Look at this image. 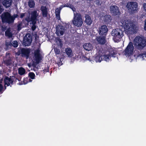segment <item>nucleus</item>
<instances>
[{
    "instance_id": "f257e3e1",
    "label": "nucleus",
    "mask_w": 146,
    "mask_h": 146,
    "mask_svg": "<svg viewBox=\"0 0 146 146\" xmlns=\"http://www.w3.org/2000/svg\"><path fill=\"white\" fill-rule=\"evenodd\" d=\"M133 44L136 49L141 50L146 46V40L143 36H137L133 40Z\"/></svg>"
},
{
    "instance_id": "f03ea898",
    "label": "nucleus",
    "mask_w": 146,
    "mask_h": 146,
    "mask_svg": "<svg viewBox=\"0 0 146 146\" xmlns=\"http://www.w3.org/2000/svg\"><path fill=\"white\" fill-rule=\"evenodd\" d=\"M111 34L113 36V40L115 42H117L121 40L124 35V32L121 29L117 28L113 29Z\"/></svg>"
},
{
    "instance_id": "7ed1b4c3",
    "label": "nucleus",
    "mask_w": 146,
    "mask_h": 146,
    "mask_svg": "<svg viewBox=\"0 0 146 146\" xmlns=\"http://www.w3.org/2000/svg\"><path fill=\"white\" fill-rule=\"evenodd\" d=\"M2 22L3 23H7L9 24L13 23L14 20L13 17L8 12L2 14L1 15Z\"/></svg>"
},
{
    "instance_id": "20e7f679",
    "label": "nucleus",
    "mask_w": 146,
    "mask_h": 146,
    "mask_svg": "<svg viewBox=\"0 0 146 146\" xmlns=\"http://www.w3.org/2000/svg\"><path fill=\"white\" fill-rule=\"evenodd\" d=\"M74 16L72 20L73 24L78 27H81L83 23L81 15L79 13H76V14L74 13Z\"/></svg>"
},
{
    "instance_id": "39448f33",
    "label": "nucleus",
    "mask_w": 146,
    "mask_h": 146,
    "mask_svg": "<svg viewBox=\"0 0 146 146\" xmlns=\"http://www.w3.org/2000/svg\"><path fill=\"white\" fill-rule=\"evenodd\" d=\"M124 29L128 33L132 34L136 31V27L134 24L131 22L125 23Z\"/></svg>"
},
{
    "instance_id": "423d86ee",
    "label": "nucleus",
    "mask_w": 146,
    "mask_h": 146,
    "mask_svg": "<svg viewBox=\"0 0 146 146\" xmlns=\"http://www.w3.org/2000/svg\"><path fill=\"white\" fill-rule=\"evenodd\" d=\"M17 80L19 81L20 80L13 76H10V77L6 76L4 79L5 84L7 85V86H10L11 87L14 83H16Z\"/></svg>"
},
{
    "instance_id": "0eeeda50",
    "label": "nucleus",
    "mask_w": 146,
    "mask_h": 146,
    "mask_svg": "<svg viewBox=\"0 0 146 146\" xmlns=\"http://www.w3.org/2000/svg\"><path fill=\"white\" fill-rule=\"evenodd\" d=\"M134 49L133 44L132 42L130 41L125 49L123 51V53L126 56H129L132 55Z\"/></svg>"
},
{
    "instance_id": "6e6552de",
    "label": "nucleus",
    "mask_w": 146,
    "mask_h": 146,
    "mask_svg": "<svg viewBox=\"0 0 146 146\" xmlns=\"http://www.w3.org/2000/svg\"><path fill=\"white\" fill-rule=\"evenodd\" d=\"M31 52V49L29 48H22L20 50H19L17 52L18 55L21 54V56L23 57H25L27 59L29 57Z\"/></svg>"
},
{
    "instance_id": "1a4fd4ad",
    "label": "nucleus",
    "mask_w": 146,
    "mask_h": 146,
    "mask_svg": "<svg viewBox=\"0 0 146 146\" xmlns=\"http://www.w3.org/2000/svg\"><path fill=\"white\" fill-rule=\"evenodd\" d=\"M126 7L130 12L133 13L134 11H137V4L136 2H130L127 3Z\"/></svg>"
},
{
    "instance_id": "9d476101",
    "label": "nucleus",
    "mask_w": 146,
    "mask_h": 146,
    "mask_svg": "<svg viewBox=\"0 0 146 146\" xmlns=\"http://www.w3.org/2000/svg\"><path fill=\"white\" fill-rule=\"evenodd\" d=\"M110 13L112 16L119 17L121 13L118 7L115 5L111 6L110 7Z\"/></svg>"
},
{
    "instance_id": "9b49d317",
    "label": "nucleus",
    "mask_w": 146,
    "mask_h": 146,
    "mask_svg": "<svg viewBox=\"0 0 146 146\" xmlns=\"http://www.w3.org/2000/svg\"><path fill=\"white\" fill-rule=\"evenodd\" d=\"M99 33L100 36H106L108 31L107 27L106 25H102L99 28Z\"/></svg>"
},
{
    "instance_id": "f8f14e48",
    "label": "nucleus",
    "mask_w": 146,
    "mask_h": 146,
    "mask_svg": "<svg viewBox=\"0 0 146 146\" xmlns=\"http://www.w3.org/2000/svg\"><path fill=\"white\" fill-rule=\"evenodd\" d=\"M34 56L36 64H38L42 60L41 55L40 53V50L38 49L34 52Z\"/></svg>"
},
{
    "instance_id": "ddd939ff",
    "label": "nucleus",
    "mask_w": 146,
    "mask_h": 146,
    "mask_svg": "<svg viewBox=\"0 0 146 146\" xmlns=\"http://www.w3.org/2000/svg\"><path fill=\"white\" fill-rule=\"evenodd\" d=\"M32 41L31 36L29 35L28 37H25L23 39V44L25 46H28L30 45Z\"/></svg>"
},
{
    "instance_id": "4468645a",
    "label": "nucleus",
    "mask_w": 146,
    "mask_h": 146,
    "mask_svg": "<svg viewBox=\"0 0 146 146\" xmlns=\"http://www.w3.org/2000/svg\"><path fill=\"white\" fill-rule=\"evenodd\" d=\"M64 30L65 27L63 25H59L56 28V33L57 35L60 34V36H62L63 35Z\"/></svg>"
},
{
    "instance_id": "2eb2a0df",
    "label": "nucleus",
    "mask_w": 146,
    "mask_h": 146,
    "mask_svg": "<svg viewBox=\"0 0 146 146\" xmlns=\"http://www.w3.org/2000/svg\"><path fill=\"white\" fill-rule=\"evenodd\" d=\"M106 36H101L97 38V40L98 42L100 44H104L106 42Z\"/></svg>"
},
{
    "instance_id": "dca6fc26",
    "label": "nucleus",
    "mask_w": 146,
    "mask_h": 146,
    "mask_svg": "<svg viewBox=\"0 0 146 146\" xmlns=\"http://www.w3.org/2000/svg\"><path fill=\"white\" fill-rule=\"evenodd\" d=\"M3 5L6 8L10 7L12 4V0H2Z\"/></svg>"
},
{
    "instance_id": "f3484780",
    "label": "nucleus",
    "mask_w": 146,
    "mask_h": 146,
    "mask_svg": "<svg viewBox=\"0 0 146 146\" xmlns=\"http://www.w3.org/2000/svg\"><path fill=\"white\" fill-rule=\"evenodd\" d=\"M108 51L109 52V54L112 57H115L117 53V50L112 48H109L108 49Z\"/></svg>"
},
{
    "instance_id": "a211bd4d",
    "label": "nucleus",
    "mask_w": 146,
    "mask_h": 146,
    "mask_svg": "<svg viewBox=\"0 0 146 146\" xmlns=\"http://www.w3.org/2000/svg\"><path fill=\"white\" fill-rule=\"evenodd\" d=\"M41 10L42 12V16L44 17H46L48 15V11L46 7L42 6Z\"/></svg>"
},
{
    "instance_id": "6ab92c4d",
    "label": "nucleus",
    "mask_w": 146,
    "mask_h": 146,
    "mask_svg": "<svg viewBox=\"0 0 146 146\" xmlns=\"http://www.w3.org/2000/svg\"><path fill=\"white\" fill-rule=\"evenodd\" d=\"M83 46L84 49L88 51H90L92 48V45L90 43H85Z\"/></svg>"
},
{
    "instance_id": "aec40b11",
    "label": "nucleus",
    "mask_w": 146,
    "mask_h": 146,
    "mask_svg": "<svg viewBox=\"0 0 146 146\" xmlns=\"http://www.w3.org/2000/svg\"><path fill=\"white\" fill-rule=\"evenodd\" d=\"M102 56L101 54H96L94 60L96 62H100L102 60Z\"/></svg>"
},
{
    "instance_id": "412c9836",
    "label": "nucleus",
    "mask_w": 146,
    "mask_h": 146,
    "mask_svg": "<svg viewBox=\"0 0 146 146\" xmlns=\"http://www.w3.org/2000/svg\"><path fill=\"white\" fill-rule=\"evenodd\" d=\"M4 63L7 66L11 65L12 63V61L10 57H7L5 60L4 61Z\"/></svg>"
},
{
    "instance_id": "4be33fe9",
    "label": "nucleus",
    "mask_w": 146,
    "mask_h": 146,
    "mask_svg": "<svg viewBox=\"0 0 146 146\" xmlns=\"http://www.w3.org/2000/svg\"><path fill=\"white\" fill-rule=\"evenodd\" d=\"M104 22L106 23H108L110 22L111 20V17L110 15H106L104 18Z\"/></svg>"
},
{
    "instance_id": "5701e85b",
    "label": "nucleus",
    "mask_w": 146,
    "mask_h": 146,
    "mask_svg": "<svg viewBox=\"0 0 146 146\" xmlns=\"http://www.w3.org/2000/svg\"><path fill=\"white\" fill-rule=\"evenodd\" d=\"M38 15L37 11H33L31 13V20H36Z\"/></svg>"
},
{
    "instance_id": "b1692460",
    "label": "nucleus",
    "mask_w": 146,
    "mask_h": 146,
    "mask_svg": "<svg viewBox=\"0 0 146 146\" xmlns=\"http://www.w3.org/2000/svg\"><path fill=\"white\" fill-rule=\"evenodd\" d=\"M65 51L68 57H71L72 56V51L71 48H66L65 50Z\"/></svg>"
},
{
    "instance_id": "393cba45",
    "label": "nucleus",
    "mask_w": 146,
    "mask_h": 146,
    "mask_svg": "<svg viewBox=\"0 0 146 146\" xmlns=\"http://www.w3.org/2000/svg\"><path fill=\"white\" fill-rule=\"evenodd\" d=\"M85 22L86 24L88 25L91 24L92 23V20L91 19V17L89 15H87L86 17Z\"/></svg>"
},
{
    "instance_id": "a878e982",
    "label": "nucleus",
    "mask_w": 146,
    "mask_h": 146,
    "mask_svg": "<svg viewBox=\"0 0 146 146\" xmlns=\"http://www.w3.org/2000/svg\"><path fill=\"white\" fill-rule=\"evenodd\" d=\"M29 7L30 8H33L35 5V3L33 0H29L28 2Z\"/></svg>"
},
{
    "instance_id": "bb28decb",
    "label": "nucleus",
    "mask_w": 146,
    "mask_h": 146,
    "mask_svg": "<svg viewBox=\"0 0 146 146\" xmlns=\"http://www.w3.org/2000/svg\"><path fill=\"white\" fill-rule=\"evenodd\" d=\"M5 35L9 38H11L12 36V34L10 30L9 29H7L5 31Z\"/></svg>"
},
{
    "instance_id": "cd10ccee",
    "label": "nucleus",
    "mask_w": 146,
    "mask_h": 146,
    "mask_svg": "<svg viewBox=\"0 0 146 146\" xmlns=\"http://www.w3.org/2000/svg\"><path fill=\"white\" fill-rule=\"evenodd\" d=\"M103 59L107 62H109L111 56L109 54H105L103 56Z\"/></svg>"
},
{
    "instance_id": "c85d7f7f",
    "label": "nucleus",
    "mask_w": 146,
    "mask_h": 146,
    "mask_svg": "<svg viewBox=\"0 0 146 146\" xmlns=\"http://www.w3.org/2000/svg\"><path fill=\"white\" fill-rule=\"evenodd\" d=\"M19 74L21 75L24 74L25 73V70L23 68H20L18 70Z\"/></svg>"
},
{
    "instance_id": "c756f323",
    "label": "nucleus",
    "mask_w": 146,
    "mask_h": 146,
    "mask_svg": "<svg viewBox=\"0 0 146 146\" xmlns=\"http://www.w3.org/2000/svg\"><path fill=\"white\" fill-rule=\"evenodd\" d=\"M58 46H56V47H55L54 48V50L55 54L56 55L57 54H59L60 53V50L58 48Z\"/></svg>"
},
{
    "instance_id": "7c9ffc66",
    "label": "nucleus",
    "mask_w": 146,
    "mask_h": 146,
    "mask_svg": "<svg viewBox=\"0 0 146 146\" xmlns=\"http://www.w3.org/2000/svg\"><path fill=\"white\" fill-rule=\"evenodd\" d=\"M29 77L32 79H33L35 78V75L33 72H30L28 74Z\"/></svg>"
},
{
    "instance_id": "2f4dec72",
    "label": "nucleus",
    "mask_w": 146,
    "mask_h": 146,
    "mask_svg": "<svg viewBox=\"0 0 146 146\" xmlns=\"http://www.w3.org/2000/svg\"><path fill=\"white\" fill-rule=\"evenodd\" d=\"M58 42L57 43V45L61 48L63 46L62 43V40L60 39L58 40Z\"/></svg>"
},
{
    "instance_id": "473e14b6",
    "label": "nucleus",
    "mask_w": 146,
    "mask_h": 146,
    "mask_svg": "<svg viewBox=\"0 0 146 146\" xmlns=\"http://www.w3.org/2000/svg\"><path fill=\"white\" fill-rule=\"evenodd\" d=\"M12 43V46H13L15 48L17 47L18 45L17 42L16 40L14 41Z\"/></svg>"
},
{
    "instance_id": "72a5a7b5",
    "label": "nucleus",
    "mask_w": 146,
    "mask_h": 146,
    "mask_svg": "<svg viewBox=\"0 0 146 146\" xmlns=\"http://www.w3.org/2000/svg\"><path fill=\"white\" fill-rule=\"evenodd\" d=\"M28 78H25L23 80V84H26L29 81H32L30 79H29V80L30 81H28Z\"/></svg>"
},
{
    "instance_id": "f704fd0d",
    "label": "nucleus",
    "mask_w": 146,
    "mask_h": 146,
    "mask_svg": "<svg viewBox=\"0 0 146 146\" xmlns=\"http://www.w3.org/2000/svg\"><path fill=\"white\" fill-rule=\"evenodd\" d=\"M82 59L84 60H90V58L89 57H87L84 55L82 56Z\"/></svg>"
},
{
    "instance_id": "c9c22d12",
    "label": "nucleus",
    "mask_w": 146,
    "mask_h": 146,
    "mask_svg": "<svg viewBox=\"0 0 146 146\" xmlns=\"http://www.w3.org/2000/svg\"><path fill=\"white\" fill-rule=\"evenodd\" d=\"M6 46L7 47H9V46L11 47L12 45V43L11 42H6L5 43Z\"/></svg>"
},
{
    "instance_id": "e433bc0d",
    "label": "nucleus",
    "mask_w": 146,
    "mask_h": 146,
    "mask_svg": "<svg viewBox=\"0 0 146 146\" xmlns=\"http://www.w3.org/2000/svg\"><path fill=\"white\" fill-rule=\"evenodd\" d=\"M60 11L59 9V8H57L56 9L55 11V14H60Z\"/></svg>"
},
{
    "instance_id": "4c0bfd02",
    "label": "nucleus",
    "mask_w": 146,
    "mask_h": 146,
    "mask_svg": "<svg viewBox=\"0 0 146 146\" xmlns=\"http://www.w3.org/2000/svg\"><path fill=\"white\" fill-rule=\"evenodd\" d=\"M71 5V4H70L69 3H66L63 5V7H70V5Z\"/></svg>"
},
{
    "instance_id": "58836bf2",
    "label": "nucleus",
    "mask_w": 146,
    "mask_h": 146,
    "mask_svg": "<svg viewBox=\"0 0 146 146\" xmlns=\"http://www.w3.org/2000/svg\"><path fill=\"white\" fill-rule=\"evenodd\" d=\"M3 86L2 84L0 83V93L3 92Z\"/></svg>"
},
{
    "instance_id": "ea45409f",
    "label": "nucleus",
    "mask_w": 146,
    "mask_h": 146,
    "mask_svg": "<svg viewBox=\"0 0 146 146\" xmlns=\"http://www.w3.org/2000/svg\"><path fill=\"white\" fill-rule=\"evenodd\" d=\"M31 21L32 22L33 25H35L36 23V20H31Z\"/></svg>"
},
{
    "instance_id": "a19ab883",
    "label": "nucleus",
    "mask_w": 146,
    "mask_h": 146,
    "mask_svg": "<svg viewBox=\"0 0 146 146\" xmlns=\"http://www.w3.org/2000/svg\"><path fill=\"white\" fill-rule=\"evenodd\" d=\"M56 17L58 20H60V14H55Z\"/></svg>"
},
{
    "instance_id": "79ce46f5",
    "label": "nucleus",
    "mask_w": 146,
    "mask_h": 146,
    "mask_svg": "<svg viewBox=\"0 0 146 146\" xmlns=\"http://www.w3.org/2000/svg\"><path fill=\"white\" fill-rule=\"evenodd\" d=\"M36 28V25H33L31 27V29L33 31H34Z\"/></svg>"
},
{
    "instance_id": "37998d69",
    "label": "nucleus",
    "mask_w": 146,
    "mask_h": 146,
    "mask_svg": "<svg viewBox=\"0 0 146 146\" xmlns=\"http://www.w3.org/2000/svg\"><path fill=\"white\" fill-rule=\"evenodd\" d=\"M70 8L74 12L75 11L76 9L72 5H70Z\"/></svg>"
},
{
    "instance_id": "c03bdc74",
    "label": "nucleus",
    "mask_w": 146,
    "mask_h": 146,
    "mask_svg": "<svg viewBox=\"0 0 146 146\" xmlns=\"http://www.w3.org/2000/svg\"><path fill=\"white\" fill-rule=\"evenodd\" d=\"M144 29L146 31V19L145 20Z\"/></svg>"
},
{
    "instance_id": "a18cd8bd",
    "label": "nucleus",
    "mask_w": 146,
    "mask_h": 146,
    "mask_svg": "<svg viewBox=\"0 0 146 146\" xmlns=\"http://www.w3.org/2000/svg\"><path fill=\"white\" fill-rule=\"evenodd\" d=\"M43 71L44 72H48L49 71V67L47 68H47L46 69V68H44Z\"/></svg>"
},
{
    "instance_id": "49530a36",
    "label": "nucleus",
    "mask_w": 146,
    "mask_h": 146,
    "mask_svg": "<svg viewBox=\"0 0 146 146\" xmlns=\"http://www.w3.org/2000/svg\"><path fill=\"white\" fill-rule=\"evenodd\" d=\"M25 14L24 13H22V14H21V15H20V17L21 18H23L24 17V16H25Z\"/></svg>"
},
{
    "instance_id": "de8ad7c7",
    "label": "nucleus",
    "mask_w": 146,
    "mask_h": 146,
    "mask_svg": "<svg viewBox=\"0 0 146 146\" xmlns=\"http://www.w3.org/2000/svg\"><path fill=\"white\" fill-rule=\"evenodd\" d=\"M18 29V30H20L21 29V25H19L17 26Z\"/></svg>"
},
{
    "instance_id": "09e8293b",
    "label": "nucleus",
    "mask_w": 146,
    "mask_h": 146,
    "mask_svg": "<svg viewBox=\"0 0 146 146\" xmlns=\"http://www.w3.org/2000/svg\"><path fill=\"white\" fill-rule=\"evenodd\" d=\"M18 16V15L17 14H15V15H14V17H13V18H14V19H15V18L17 17Z\"/></svg>"
},
{
    "instance_id": "8fccbe9b",
    "label": "nucleus",
    "mask_w": 146,
    "mask_h": 146,
    "mask_svg": "<svg viewBox=\"0 0 146 146\" xmlns=\"http://www.w3.org/2000/svg\"><path fill=\"white\" fill-rule=\"evenodd\" d=\"M144 55V53H141L139 54V55L138 56H140L141 57H142L143 56V55Z\"/></svg>"
},
{
    "instance_id": "3c124183",
    "label": "nucleus",
    "mask_w": 146,
    "mask_h": 146,
    "mask_svg": "<svg viewBox=\"0 0 146 146\" xmlns=\"http://www.w3.org/2000/svg\"><path fill=\"white\" fill-rule=\"evenodd\" d=\"M38 38H39L38 37L37 38V37H35V41L36 42H38Z\"/></svg>"
},
{
    "instance_id": "603ef678",
    "label": "nucleus",
    "mask_w": 146,
    "mask_h": 146,
    "mask_svg": "<svg viewBox=\"0 0 146 146\" xmlns=\"http://www.w3.org/2000/svg\"><path fill=\"white\" fill-rule=\"evenodd\" d=\"M63 6V5H62L61 6H60L59 8V9H60V11H61V9L63 8L64 7H63L62 6Z\"/></svg>"
},
{
    "instance_id": "864d4df0",
    "label": "nucleus",
    "mask_w": 146,
    "mask_h": 146,
    "mask_svg": "<svg viewBox=\"0 0 146 146\" xmlns=\"http://www.w3.org/2000/svg\"><path fill=\"white\" fill-rule=\"evenodd\" d=\"M143 7L144 9L145 10V11L146 12V3L144 4V5H143Z\"/></svg>"
},
{
    "instance_id": "5fc2aeb1",
    "label": "nucleus",
    "mask_w": 146,
    "mask_h": 146,
    "mask_svg": "<svg viewBox=\"0 0 146 146\" xmlns=\"http://www.w3.org/2000/svg\"><path fill=\"white\" fill-rule=\"evenodd\" d=\"M19 85H22L23 84V83H22V82H19Z\"/></svg>"
},
{
    "instance_id": "6e6d98bb",
    "label": "nucleus",
    "mask_w": 146,
    "mask_h": 146,
    "mask_svg": "<svg viewBox=\"0 0 146 146\" xmlns=\"http://www.w3.org/2000/svg\"><path fill=\"white\" fill-rule=\"evenodd\" d=\"M144 55L146 57V51L144 53Z\"/></svg>"
},
{
    "instance_id": "4d7b16f0",
    "label": "nucleus",
    "mask_w": 146,
    "mask_h": 146,
    "mask_svg": "<svg viewBox=\"0 0 146 146\" xmlns=\"http://www.w3.org/2000/svg\"><path fill=\"white\" fill-rule=\"evenodd\" d=\"M36 75H38L39 76L40 75V74H39V72L38 73H37V72H36Z\"/></svg>"
},
{
    "instance_id": "13d9d810",
    "label": "nucleus",
    "mask_w": 146,
    "mask_h": 146,
    "mask_svg": "<svg viewBox=\"0 0 146 146\" xmlns=\"http://www.w3.org/2000/svg\"><path fill=\"white\" fill-rule=\"evenodd\" d=\"M86 0L87 1H89L90 2V1H93L94 0Z\"/></svg>"
}]
</instances>
